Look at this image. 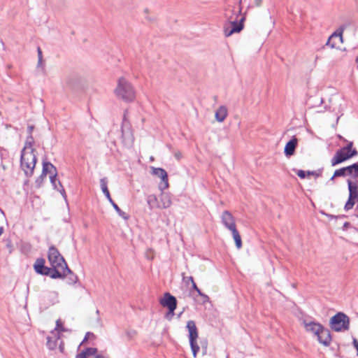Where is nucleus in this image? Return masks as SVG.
<instances>
[{"mask_svg": "<svg viewBox=\"0 0 358 358\" xmlns=\"http://www.w3.org/2000/svg\"><path fill=\"white\" fill-rule=\"evenodd\" d=\"M115 93L119 99L126 102L133 101L135 99V91L133 87L124 78L118 79Z\"/></svg>", "mask_w": 358, "mask_h": 358, "instance_id": "nucleus-1", "label": "nucleus"}, {"mask_svg": "<svg viewBox=\"0 0 358 358\" xmlns=\"http://www.w3.org/2000/svg\"><path fill=\"white\" fill-rule=\"evenodd\" d=\"M48 258L51 266L60 270L61 272L64 273L65 275L66 273L70 272V269L64 257L54 245H51L49 248Z\"/></svg>", "mask_w": 358, "mask_h": 358, "instance_id": "nucleus-2", "label": "nucleus"}, {"mask_svg": "<svg viewBox=\"0 0 358 358\" xmlns=\"http://www.w3.org/2000/svg\"><path fill=\"white\" fill-rule=\"evenodd\" d=\"M36 164V157L32 151L22 150L20 157V166L27 177H31Z\"/></svg>", "mask_w": 358, "mask_h": 358, "instance_id": "nucleus-3", "label": "nucleus"}, {"mask_svg": "<svg viewBox=\"0 0 358 358\" xmlns=\"http://www.w3.org/2000/svg\"><path fill=\"white\" fill-rule=\"evenodd\" d=\"M329 324L336 332L345 331L350 328V318L345 313L339 312L331 317Z\"/></svg>", "mask_w": 358, "mask_h": 358, "instance_id": "nucleus-4", "label": "nucleus"}, {"mask_svg": "<svg viewBox=\"0 0 358 358\" xmlns=\"http://www.w3.org/2000/svg\"><path fill=\"white\" fill-rule=\"evenodd\" d=\"M347 183L349 190V197L344 206L345 211L351 210L355 202H358V181H352L350 179H348Z\"/></svg>", "mask_w": 358, "mask_h": 358, "instance_id": "nucleus-5", "label": "nucleus"}, {"mask_svg": "<svg viewBox=\"0 0 358 358\" xmlns=\"http://www.w3.org/2000/svg\"><path fill=\"white\" fill-rule=\"evenodd\" d=\"M189 332V339L191 350L192 351L193 356L196 357L197 352L199 350V346L196 343V340L199 337L198 330L196 327V324L193 320H189L186 326Z\"/></svg>", "mask_w": 358, "mask_h": 358, "instance_id": "nucleus-6", "label": "nucleus"}, {"mask_svg": "<svg viewBox=\"0 0 358 358\" xmlns=\"http://www.w3.org/2000/svg\"><path fill=\"white\" fill-rule=\"evenodd\" d=\"M159 303L163 307H166L169 309L166 317L169 320H171L174 315V310L177 307L176 298L170 293L166 292L164 294V297L160 299Z\"/></svg>", "mask_w": 358, "mask_h": 358, "instance_id": "nucleus-7", "label": "nucleus"}, {"mask_svg": "<svg viewBox=\"0 0 358 358\" xmlns=\"http://www.w3.org/2000/svg\"><path fill=\"white\" fill-rule=\"evenodd\" d=\"M357 155L358 151L355 148L353 149V151L350 152L343 150V148H341L336 152L335 155L332 157L331 160V166H334L348 160V159L357 156Z\"/></svg>", "mask_w": 358, "mask_h": 358, "instance_id": "nucleus-8", "label": "nucleus"}, {"mask_svg": "<svg viewBox=\"0 0 358 358\" xmlns=\"http://www.w3.org/2000/svg\"><path fill=\"white\" fill-rule=\"evenodd\" d=\"M152 174L162 179V181L159 184V189L161 191H164L169 187L168 174L164 169L153 167Z\"/></svg>", "mask_w": 358, "mask_h": 358, "instance_id": "nucleus-9", "label": "nucleus"}, {"mask_svg": "<svg viewBox=\"0 0 358 358\" xmlns=\"http://www.w3.org/2000/svg\"><path fill=\"white\" fill-rule=\"evenodd\" d=\"M221 221L223 225L230 231L236 229L235 218L229 211L224 210L222 213L221 215Z\"/></svg>", "mask_w": 358, "mask_h": 358, "instance_id": "nucleus-10", "label": "nucleus"}, {"mask_svg": "<svg viewBox=\"0 0 358 358\" xmlns=\"http://www.w3.org/2000/svg\"><path fill=\"white\" fill-rule=\"evenodd\" d=\"M348 24H344L338 27L329 38L326 45L334 48L337 45V43L332 42L334 38H338V41L343 42V33L347 28Z\"/></svg>", "mask_w": 358, "mask_h": 358, "instance_id": "nucleus-11", "label": "nucleus"}, {"mask_svg": "<svg viewBox=\"0 0 358 358\" xmlns=\"http://www.w3.org/2000/svg\"><path fill=\"white\" fill-rule=\"evenodd\" d=\"M318 341L324 346H329L331 341V333L329 329L322 327L317 335Z\"/></svg>", "mask_w": 358, "mask_h": 358, "instance_id": "nucleus-12", "label": "nucleus"}, {"mask_svg": "<svg viewBox=\"0 0 358 358\" xmlns=\"http://www.w3.org/2000/svg\"><path fill=\"white\" fill-rule=\"evenodd\" d=\"M42 272V275L50 276L51 278L53 279L62 278L65 276L64 273H62L61 272L60 270H58L56 268L53 267L48 268L45 266Z\"/></svg>", "mask_w": 358, "mask_h": 358, "instance_id": "nucleus-13", "label": "nucleus"}, {"mask_svg": "<svg viewBox=\"0 0 358 358\" xmlns=\"http://www.w3.org/2000/svg\"><path fill=\"white\" fill-rule=\"evenodd\" d=\"M297 144L298 139L295 136H293L292 138L286 143L284 150V152L286 157H289L294 154Z\"/></svg>", "mask_w": 358, "mask_h": 358, "instance_id": "nucleus-14", "label": "nucleus"}, {"mask_svg": "<svg viewBox=\"0 0 358 358\" xmlns=\"http://www.w3.org/2000/svg\"><path fill=\"white\" fill-rule=\"evenodd\" d=\"M159 207L161 209L168 208L172 204L171 194L168 192H162L159 196Z\"/></svg>", "mask_w": 358, "mask_h": 358, "instance_id": "nucleus-15", "label": "nucleus"}, {"mask_svg": "<svg viewBox=\"0 0 358 358\" xmlns=\"http://www.w3.org/2000/svg\"><path fill=\"white\" fill-rule=\"evenodd\" d=\"M98 350L96 348H87L76 355V358H93L97 355Z\"/></svg>", "mask_w": 358, "mask_h": 358, "instance_id": "nucleus-16", "label": "nucleus"}, {"mask_svg": "<svg viewBox=\"0 0 358 358\" xmlns=\"http://www.w3.org/2000/svg\"><path fill=\"white\" fill-rule=\"evenodd\" d=\"M48 173L55 175V173H57L56 168L50 162L43 161V170L40 178L43 179Z\"/></svg>", "mask_w": 358, "mask_h": 358, "instance_id": "nucleus-17", "label": "nucleus"}, {"mask_svg": "<svg viewBox=\"0 0 358 358\" xmlns=\"http://www.w3.org/2000/svg\"><path fill=\"white\" fill-rule=\"evenodd\" d=\"M50 182L53 185L54 188L57 189L63 196L64 199L66 198V192L62 187L61 182L57 179V173H55V175L50 176Z\"/></svg>", "mask_w": 358, "mask_h": 358, "instance_id": "nucleus-18", "label": "nucleus"}, {"mask_svg": "<svg viewBox=\"0 0 358 358\" xmlns=\"http://www.w3.org/2000/svg\"><path fill=\"white\" fill-rule=\"evenodd\" d=\"M228 115L227 108L224 106H220L215 111V120L219 122H222Z\"/></svg>", "mask_w": 358, "mask_h": 358, "instance_id": "nucleus-19", "label": "nucleus"}, {"mask_svg": "<svg viewBox=\"0 0 358 358\" xmlns=\"http://www.w3.org/2000/svg\"><path fill=\"white\" fill-rule=\"evenodd\" d=\"M305 327L307 331L312 332L317 336L320 331L322 330L323 326L319 323L310 322L309 323H305Z\"/></svg>", "mask_w": 358, "mask_h": 358, "instance_id": "nucleus-20", "label": "nucleus"}, {"mask_svg": "<svg viewBox=\"0 0 358 358\" xmlns=\"http://www.w3.org/2000/svg\"><path fill=\"white\" fill-rule=\"evenodd\" d=\"M346 176H350L354 179H358V162L345 166Z\"/></svg>", "mask_w": 358, "mask_h": 358, "instance_id": "nucleus-21", "label": "nucleus"}, {"mask_svg": "<svg viewBox=\"0 0 358 358\" xmlns=\"http://www.w3.org/2000/svg\"><path fill=\"white\" fill-rule=\"evenodd\" d=\"M244 20V17H242L241 20L238 22L236 21L229 22H228L231 29V33H238L243 29V22Z\"/></svg>", "mask_w": 358, "mask_h": 358, "instance_id": "nucleus-22", "label": "nucleus"}, {"mask_svg": "<svg viewBox=\"0 0 358 358\" xmlns=\"http://www.w3.org/2000/svg\"><path fill=\"white\" fill-rule=\"evenodd\" d=\"M147 203L150 210H152L155 208H160L159 207V201L156 195L150 194L147 196L146 199Z\"/></svg>", "mask_w": 358, "mask_h": 358, "instance_id": "nucleus-23", "label": "nucleus"}, {"mask_svg": "<svg viewBox=\"0 0 358 358\" xmlns=\"http://www.w3.org/2000/svg\"><path fill=\"white\" fill-rule=\"evenodd\" d=\"M127 111H125L124 113L123 122H122V127H121L122 137L124 140H125L127 137H128L129 138L131 137V134H130L129 127L127 128V131L124 129L125 127H127Z\"/></svg>", "mask_w": 358, "mask_h": 358, "instance_id": "nucleus-24", "label": "nucleus"}, {"mask_svg": "<svg viewBox=\"0 0 358 358\" xmlns=\"http://www.w3.org/2000/svg\"><path fill=\"white\" fill-rule=\"evenodd\" d=\"M108 180L106 178H103L100 180V185L101 190L104 195L106 196V198L108 199L110 202H112V198L110 196L109 190L107 187Z\"/></svg>", "mask_w": 358, "mask_h": 358, "instance_id": "nucleus-25", "label": "nucleus"}, {"mask_svg": "<svg viewBox=\"0 0 358 358\" xmlns=\"http://www.w3.org/2000/svg\"><path fill=\"white\" fill-rule=\"evenodd\" d=\"M34 143V140L32 135H29L27 137L25 145L22 150H25V152L32 151L34 153L35 150L32 148Z\"/></svg>", "mask_w": 358, "mask_h": 358, "instance_id": "nucleus-26", "label": "nucleus"}, {"mask_svg": "<svg viewBox=\"0 0 358 358\" xmlns=\"http://www.w3.org/2000/svg\"><path fill=\"white\" fill-rule=\"evenodd\" d=\"M45 260L43 258L37 259L34 264V269L37 273L43 274V270L44 268Z\"/></svg>", "mask_w": 358, "mask_h": 358, "instance_id": "nucleus-27", "label": "nucleus"}, {"mask_svg": "<svg viewBox=\"0 0 358 358\" xmlns=\"http://www.w3.org/2000/svg\"><path fill=\"white\" fill-rule=\"evenodd\" d=\"M231 232L233 235V238L234 239L236 248L238 249H240L242 247V241L239 232L238 231L237 229H235L234 231H231Z\"/></svg>", "mask_w": 358, "mask_h": 358, "instance_id": "nucleus-28", "label": "nucleus"}, {"mask_svg": "<svg viewBox=\"0 0 358 358\" xmlns=\"http://www.w3.org/2000/svg\"><path fill=\"white\" fill-rule=\"evenodd\" d=\"M110 203L112 204L113 207L120 217H122L124 220H127L129 218L127 214L125 212L122 211L119 208V206L113 201V200H112V202Z\"/></svg>", "mask_w": 358, "mask_h": 358, "instance_id": "nucleus-29", "label": "nucleus"}, {"mask_svg": "<svg viewBox=\"0 0 358 358\" xmlns=\"http://www.w3.org/2000/svg\"><path fill=\"white\" fill-rule=\"evenodd\" d=\"M59 336L58 335L55 341H52V338L50 336L47 337V345L50 349H54L56 347V341L59 339Z\"/></svg>", "mask_w": 358, "mask_h": 358, "instance_id": "nucleus-30", "label": "nucleus"}, {"mask_svg": "<svg viewBox=\"0 0 358 358\" xmlns=\"http://www.w3.org/2000/svg\"><path fill=\"white\" fill-rule=\"evenodd\" d=\"M346 176L345 167L337 169L334 171V177H344Z\"/></svg>", "mask_w": 358, "mask_h": 358, "instance_id": "nucleus-31", "label": "nucleus"}, {"mask_svg": "<svg viewBox=\"0 0 358 358\" xmlns=\"http://www.w3.org/2000/svg\"><path fill=\"white\" fill-rule=\"evenodd\" d=\"M69 275V283L70 284H74L77 282L78 280V278L77 276L73 273V272L70 270V272L69 273H66V275L64 276H68Z\"/></svg>", "mask_w": 358, "mask_h": 358, "instance_id": "nucleus-32", "label": "nucleus"}, {"mask_svg": "<svg viewBox=\"0 0 358 358\" xmlns=\"http://www.w3.org/2000/svg\"><path fill=\"white\" fill-rule=\"evenodd\" d=\"M58 333L64 332L67 330L63 327L62 323L60 320H57L56 322V327L55 329Z\"/></svg>", "mask_w": 358, "mask_h": 358, "instance_id": "nucleus-33", "label": "nucleus"}, {"mask_svg": "<svg viewBox=\"0 0 358 358\" xmlns=\"http://www.w3.org/2000/svg\"><path fill=\"white\" fill-rule=\"evenodd\" d=\"M230 27L228 23L225 24L224 26V32L226 37H229L232 35L234 33L230 32Z\"/></svg>", "mask_w": 358, "mask_h": 358, "instance_id": "nucleus-34", "label": "nucleus"}, {"mask_svg": "<svg viewBox=\"0 0 358 358\" xmlns=\"http://www.w3.org/2000/svg\"><path fill=\"white\" fill-rule=\"evenodd\" d=\"M307 175H308V176H315V177H320V176H322V170L319 169V170L315 171H308L307 172Z\"/></svg>", "mask_w": 358, "mask_h": 358, "instance_id": "nucleus-35", "label": "nucleus"}, {"mask_svg": "<svg viewBox=\"0 0 358 358\" xmlns=\"http://www.w3.org/2000/svg\"><path fill=\"white\" fill-rule=\"evenodd\" d=\"M198 294L202 297L203 299V303H207L209 301L210 299L208 297V295H206V294L201 292V291H199V293Z\"/></svg>", "mask_w": 358, "mask_h": 358, "instance_id": "nucleus-36", "label": "nucleus"}, {"mask_svg": "<svg viewBox=\"0 0 358 358\" xmlns=\"http://www.w3.org/2000/svg\"><path fill=\"white\" fill-rule=\"evenodd\" d=\"M352 146H353V142L350 141V142L348 143L346 146H344L342 148L343 149V150H347V151H350H350H353L354 148H352Z\"/></svg>", "mask_w": 358, "mask_h": 358, "instance_id": "nucleus-37", "label": "nucleus"}, {"mask_svg": "<svg viewBox=\"0 0 358 358\" xmlns=\"http://www.w3.org/2000/svg\"><path fill=\"white\" fill-rule=\"evenodd\" d=\"M296 174L299 178H305L306 173L303 170H298Z\"/></svg>", "mask_w": 358, "mask_h": 358, "instance_id": "nucleus-38", "label": "nucleus"}, {"mask_svg": "<svg viewBox=\"0 0 358 358\" xmlns=\"http://www.w3.org/2000/svg\"><path fill=\"white\" fill-rule=\"evenodd\" d=\"M182 275H183V280H184L186 282H187L190 281V282H192V283H193V282H194V278H193V277H192V276H189V277L185 278V277H184V273H182Z\"/></svg>", "mask_w": 358, "mask_h": 358, "instance_id": "nucleus-39", "label": "nucleus"}, {"mask_svg": "<svg viewBox=\"0 0 358 358\" xmlns=\"http://www.w3.org/2000/svg\"><path fill=\"white\" fill-rule=\"evenodd\" d=\"M38 64H41V61H42V51L40 48H38Z\"/></svg>", "mask_w": 358, "mask_h": 358, "instance_id": "nucleus-40", "label": "nucleus"}, {"mask_svg": "<svg viewBox=\"0 0 358 358\" xmlns=\"http://www.w3.org/2000/svg\"><path fill=\"white\" fill-rule=\"evenodd\" d=\"M90 336H92V337H93V338H94V334L90 333V332H87V333L86 334V335H85V338H84V340H83V342H85V341L87 339H88Z\"/></svg>", "mask_w": 358, "mask_h": 358, "instance_id": "nucleus-41", "label": "nucleus"}, {"mask_svg": "<svg viewBox=\"0 0 358 358\" xmlns=\"http://www.w3.org/2000/svg\"><path fill=\"white\" fill-rule=\"evenodd\" d=\"M34 126H32V125H29V126L27 127V131H28V133H29V135H31V133H32V131H33V130H34Z\"/></svg>", "mask_w": 358, "mask_h": 358, "instance_id": "nucleus-42", "label": "nucleus"}, {"mask_svg": "<svg viewBox=\"0 0 358 358\" xmlns=\"http://www.w3.org/2000/svg\"><path fill=\"white\" fill-rule=\"evenodd\" d=\"M192 289H194L197 293H199V291H201L196 284L195 283V282H193V283L192 284Z\"/></svg>", "mask_w": 358, "mask_h": 358, "instance_id": "nucleus-43", "label": "nucleus"}, {"mask_svg": "<svg viewBox=\"0 0 358 358\" xmlns=\"http://www.w3.org/2000/svg\"><path fill=\"white\" fill-rule=\"evenodd\" d=\"M351 226L350 223L348 222H345L343 226V229L346 230L348 228H349Z\"/></svg>", "mask_w": 358, "mask_h": 358, "instance_id": "nucleus-44", "label": "nucleus"}, {"mask_svg": "<svg viewBox=\"0 0 358 358\" xmlns=\"http://www.w3.org/2000/svg\"><path fill=\"white\" fill-rule=\"evenodd\" d=\"M353 345L356 348L358 355V341L355 338L353 340Z\"/></svg>", "mask_w": 358, "mask_h": 358, "instance_id": "nucleus-45", "label": "nucleus"}, {"mask_svg": "<svg viewBox=\"0 0 358 358\" xmlns=\"http://www.w3.org/2000/svg\"><path fill=\"white\" fill-rule=\"evenodd\" d=\"M174 156H175V157H176L177 159H178V160H179V159L181 158V157H182V154H181V152H176V153L174 154Z\"/></svg>", "mask_w": 358, "mask_h": 358, "instance_id": "nucleus-46", "label": "nucleus"}, {"mask_svg": "<svg viewBox=\"0 0 358 358\" xmlns=\"http://www.w3.org/2000/svg\"><path fill=\"white\" fill-rule=\"evenodd\" d=\"M93 358H109V357H108V356H104V355H101V354H99V355H98V354H97V355H96L94 357H93Z\"/></svg>", "mask_w": 358, "mask_h": 358, "instance_id": "nucleus-47", "label": "nucleus"}, {"mask_svg": "<svg viewBox=\"0 0 358 358\" xmlns=\"http://www.w3.org/2000/svg\"><path fill=\"white\" fill-rule=\"evenodd\" d=\"M262 3V0H255V4L257 6H260Z\"/></svg>", "mask_w": 358, "mask_h": 358, "instance_id": "nucleus-48", "label": "nucleus"}, {"mask_svg": "<svg viewBox=\"0 0 358 358\" xmlns=\"http://www.w3.org/2000/svg\"><path fill=\"white\" fill-rule=\"evenodd\" d=\"M3 233V227H0V236H1Z\"/></svg>", "mask_w": 358, "mask_h": 358, "instance_id": "nucleus-49", "label": "nucleus"}, {"mask_svg": "<svg viewBox=\"0 0 358 358\" xmlns=\"http://www.w3.org/2000/svg\"><path fill=\"white\" fill-rule=\"evenodd\" d=\"M336 177H334V176L330 178L331 180H333Z\"/></svg>", "mask_w": 358, "mask_h": 358, "instance_id": "nucleus-50", "label": "nucleus"}, {"mask_svg": "<svg viewBox=\"0 0 358 358\" xmlns=\"http://www.w3.org/2000/svg\"><path fill=\"white\" fill-rule=\"evenodd\" d=\"M329 217H330L331 218L336 217V216H334V215H329Z\"/></svg>", "mask_w": 358, "mask_h": 358, "instance_id": "nucleus-51", "label": "nucleus"}, {"mask_svg": "<svg viewBox=\"0 0 358 358\" xmlns=\"http://www.w3.org/2000/svg\"><path fill=\"white\" fill-rule=\"evenodd\" d=\"M336 38H334V39L332 41V42L336 43Z\"/></svg>", "mask_w": 358, "mask_h": 358, "instance_id": "nucleus-52", "label": "nucleus"}, {"mask_svg": "<svg viewBox=\"0 0 358 358\" xmlns=\"http://www.w3.org/2000/svg\"><path fill=\"white\" fill-rule=\"evenodd\" d=\"M127 334H128L129 336H131V334H130L129 332H127Z\"/></svg>", "mask_w": 358, "mask_h": 358, "instance_id": "nucleus-53", "label": "nucleus"}, {"mask_svg": "<svg viewBox=\"0 0 358 358\" xmlns=\"http://www.w3.org/2000/svg\"><path fill=\"white\" fill-rule=\"evenodd\" d=\"M127 334H128L129 336H131V334H130L129 332H127Z\"/></svg>", "mask_w": 358, "mask_h": 358, "instance_id": "nucleus-54", "label": "nucleus"}, {"mask_svg": "<svg viewBox=\"0 0 358 358\" xmlns=\"http://www.w3.org/2000/svg\"><path fill=\"white\" fill-rule=\"evenodd\" d=\"M182 313H178V317H180Z\"/></svg>", "mask_w": 358, "mask_h": 358, "instance_id": "nucleus-55", "label": "nucleus"}, {"mask_svg": "<svg viewBox=\"0 0 358 358\" xmlns=\"http://www.w3.org/2000/svg\"><path fill=\"white\" fill-rule=\"evenodd\" d=\"M356 61H357V62H358V57L357 58Z\"/></svg>", "mask_w": 358, "mask_h": 358, "instance_id": "nucleus-56", "label": "nucleus"}]
</instances>
